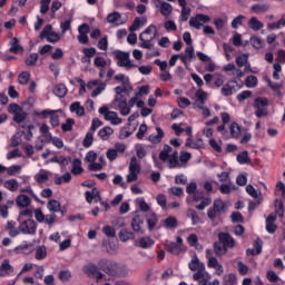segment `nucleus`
I'll return each instance as SVG.
<instances>
[{"instance_id":"nucleus-11","label":"nucleus","mask_w":285,"mask_h":285,"mask_svg":"<svg viewBox=\"0 0 285 285\" xmlns=\"http://www.w3.org/2000/svg\"><path fill=\"white\" fill-rule=\"evenodd\" d=\"M180 61L184 63L185 68H188L190 61L195 59V48L193 46H187L184 53H178Z\"/></svg>"},{"instance_id":"nucleus-9","label":"nucleus","mask_w":285,"mask_h":285,"mask_svg":"<svg viewBox=\"0 0 285 285\" xmlns=\"http://www.w3.org/2000/svg\"><path fill=\"white\" fill-rule=\"evenodd\" d=\"M114 104L115 106H117L122 117H128V115H130V106L128 105V100L124 98V96H116Z\"/></svg>"},{"instance_id":"nucleus-57","label":"nucleus","mask_w":285,"mask_h":285,"mask_svg":"<svg viewBox=\"0 0 285 285\" xmlns=\"http://www.w3.org/2000/svg\"><path fill=\"white\" fill-rule=\"evenodd\" d=\"M238 164H250V158H248V151H242L237 155Z\"/></svg>"},{"instance_id":"nucleus-40","label":"nucleus","mask_w":285,"mask_h":285,"mask_svg":"<svg viewBox=\"0 0 285 285\" xmlns=\"http://www.w3.org/2000/svg\"><path fill=\"white\" fill-rule=\"evenodd\" d=\"M153 244H155V240H153V238L142 237L138 240L137 246H139L140 248H150Z\"/></svg>"},{"instance_id":"nucleus-20","label":"nucleus","mask_w":285,"mask_h":285,"mask_svg":"<svg viewBox=\"0 0 285 285\" xmlns=\"http://www.w3.org/2000/svg\"><path fill=\"white\" fill-rule=\"evenodd\" d=\"M185 146L187 148H194L195 150H199V148H204V139L198 138L196 141L193 138H187Z\"/></svg>"},{"instance_id":"nucleus-50","label":"nucleus","mask_w":285,"mask_h":285,"mask_svg":"<svg viewBox=\"0 0 285 285\" xmlns=\"http://www.w3.org/2000/svg\"><path fill=\"white\" fill-rule=\"evenodd\" d=\"M135 238V234H132L131 232H128L126 229H122L119 232V239L121 242H128V239H134Z\"/></svg>"},{"instance_id":"nucleus-30","label":"nucleus","mask_w":285,"mask_h":285,"mask_svg":"<svg viewBox=\"0 0 285 285\" xmlns=\"http://www.w3.org/2000/svg\"><path fill=\"white\" fill-rule=\"evenodd\" d=\"M53 95H56V97H59L60 99H63V97L68 95V88H66V85L63 83L57 85L53 89Z\"/></svg>"},{"instance_id":"nucleus-26","label":"nucleus","mask_w":285,"mask_h":285,"mask_svg":"<svg viewBox=\"0 0 285 285\" xmlns=\"http://www.w3.org/2000/svg\"><path fill=\"white\" fill-rule=\"evenodd\" d=\"M85 196L88 204H92V199H99L101 202V195L97 190V187H94L91 191H86Z\"/></svg>"},{"instance_id":"nucleus-41","label":"nucleus","mask_w":285,"mask_h":285,"mask_svg":"<svg viewBox=\"0 0 285 285\" xmlns=\"http://www.w3.org/2000/svg\"><path fill=\"white\" fill-rule=\"evenodd\" d=\"M227 250H228L227 247L225 245H223L222 243L214 244V253L218 257H222V255H226Z\"/></svg>"},{"instance_id":"nucleus-49","label":"nucleus","mask_w":285,"mask_h":285,"mask_svg":"<svg viewBox=\"0 0 285 285\" xmlns=\"http://www.w3.org/2000/svg\"><path fill=\"white\" fill-rule=\"evenodd\" d=\"M26 117H28V114L23 111V109H20V111L14 114L13 121H16V124H23V121H26Z\"/></svg>"},{"instance_id":"nucleus-15","label":"nucleus","mask_w":285,"mask_h":285,"mask_svg":"<svg viewBox=\"0 0 285 285\" xmlns=\"http://www.w3.org/2000/svg\"><path fill=\"white\" fill-rule=\"evenodd\" d=\"M247 26L254 32H259V30H262V28H264V22L259 21V19H257V17H252L248 20Z\"/></svg>"},{"instance_id":"nucleus-22","label":"nucleus","mask_w":285,"mask_h":285,"mask_svg":"<svg viewBox=\"0 0 285 285\" xmlns=\"http://www.w3.org/2000/svg\"><path fill=\"white\" fill-rule=\"evenodd\" d=\"M14 268L10 265V261H3L0 265V277H6V275H10Z\"/></svg>"},{"instance_id":"nucleus-63","label":"nucleus","mask_w":285,"mask_h":285,"mask_svg":"<svg viewBox=\"0 0 285 285\" xmlns=\"http://www.w3.org/2000/svg\"><path fill=\"white\" fill-rule=\"evenodd\" d=\"M72 274L70 271H62L59 273V279L62 282H70Z\"/></svg>"},{"instance_id":"nucleus-39","label":"nucleus","mask_w":285,"mask_h":285,"mask_svg":"<svg viewBox=\"0 0 285 285\" xmlns=\"http://www.w3.org/2000/svg\"><path fill=\"white\" fill-rule=\"evenodd\" d=\"M170 153H173V147H170L169 145H165L164 149L159 153L160 161L166 163V160L170 156Z\"/></svg>"},{"instance_id":"nucleus-48","label":"nucleus","mask_w":285,"mask_h":285,"mask_svg":"<svg viewBox=\"0 0 285 285\" xmlns=\"http://www.w3.org/2000/svg\"><path fill=\"white\" fill-rule=\"evenodd\" d=\"M52 164H61V166H68L70 164V157L55 156L51 158Z\"/></svg>"},{"instance_id":"nucleus-42","label":"nucleus","mask_w":285,"mask_h":285,"mask_svg":"<svg viewBox=\"0 0 285 285\" xmlns=\"http://www.w3.org/2000/svg\"><path fill=\"white\" fill-rule=\"evenodd\" d=\"M163 224L165 228H177L179 223L177 222L176 217L169 216L163 222Z\"/></svg>"},{"instance_id":"nucleus-33","label":"nucleus","mask_w":285,"mask_h":285,"mask_svg":"<svg viewBox=\"0 0 285 285\" xmlns=\"http://www.w3.org/2000/svg\"><path fill=\"white\" fill-rule=\"evenodd\" d=\"M165 248L167 253H171V255H179L181 253V246L177 245V243L165 244Z\"/></svg>"},{"instance_id":"nucleus-59","label":"nucleus","mask_w":285,"mask_h":285,"mask_svg":"<svg viewBox=\"0 0 285 285\" xmlns=\"http://www.w3.org/2000/svg\"><path fill=\"white\" fill-rule=\"evenodd\" d=\"M37 61H39V53H31L26 59V66H37Z\"/></svg>"},{"instance_id":"nucleus-10","label":"nucleus","mask_w":285,"mask_h":285,"mask_svg":"<svg viewBox=\"0 0 285 285\" xmlns=\"http://www.w3.org/2000/svg\"><path fill=\"white\" fill-rule=\"evenodd\" d=\"M208 21H210L209 16L199 13L189 19V26L191 28H196V30H199V28H202V26H204V23H208Z\"/></svg>"},{"instance_id":"nucleus-64","label":"nucleus","mask_w":285,"mask_h":285,"mask_svg":"<svg viewBox=\"0 0 285 285\" xmlns=\"http://www.w3.org/2000/svg\"><path fill=\"white\" fill-rule=\"evenodd\" d=\"M246 19L245 16H238L232 21V28L237 30L238 26H242V22Z\"/></svg>"},{"instance_id":"nucleus-56","label":"nucleus","mask_w":285,"mask_h":285,"mask_svg":"<svg viewBox=\"0 0 285 285\" xmlns=\"http://www.w3.org/2000/svg\"><path fill=\"white\" fill-rule=\"evenodd\" d=\"M140 41L142 42L140 45V48H146L147 50H153V45L150 43V41H153V39L150 38H144V35L139 36Z\"/></svg>"},{"instance_id":"nucleus-36","label":"nucleus","mask_w":285,"mask_h":285,"mask_svg":"<svg viewBox=\"0 0 285 285\" xmlns=\"http://www.w3.org/2000/svg\"><path fill=\"white\" fill-rule=\"evenodd\" d=\"M70 179H72V176L70 175V173H66L62 176H56L55 184L57 186H61V184H68L70 181Z\"/></svg>"},{"instance_id":"nucleus-13","label":"nucleus","mask_w":285,"mask_h":285,"mask_svg":"<svg viewBox=\"0 0 285 285\" xmlns=\"http://www.w3.org/2000/svg\"><path fill=\"white\" fill-rule=\"evenodd\" d=\"M196 101L194 102V108H204L206 99H208V92L204 89H198L195 94Z\"/></svg>"},{"instance_id":"nucleus-45","label":"nucleus","mask_w":285,"mask_h":285,"mask_svg":"<svg viewBox=\"0 0 285 285\" xmlns=\"http://www.w3.org/2000/svg\"><path fill=\"white\" fill-rule=\"evenodd\" d=\"M248 63V53H243L236 57V66L238 68H244Z\"/></svg>"},{"instance_id":"nucleus-14","label":"nucleus","mask_w":285,"mask_h":285,"mask_svg":"<svg viewBox=\"0 0 285 285\" xmlns=\"http://www.w3.org/2000/svg\"><path fill=\"white\" fill-rule=\"evenodd\" d=\"M193 279L198 282V285H207L210 282V274L205 272V269L197 272L193 275Z\"/></svg>"},{"instance_id":"nucleus-5","label":"nucleus","mask_w":285,"mask_h":285,"mask_svg":"<svg viewBox=\"0 0 285 285\" xmlns=\"http://www.w3.org/2000/svg\"><path fill=\"white\" fill-rule=\"evenodd\" d=\"M116 59L118 60V66L120 68H126V70H132V68H137V65L132 63L130 60V53L119 51L116 55Z\"/></svg>"},{"instance_id":"nucleus-6","label":"nucleus","mask_w":285,"mask_h":285,"mask_svg":"<svg viewBox=\"0 0 285 285\" xmlns=\"http://www.w3.org/2000/svg\"><path fill=\"white\" fill-rule=\"evenodd\" d=\"M100 115H104L106 121H110L112 126H119L121 124V118H119V115L116 111L108 110V107H100L99 108Z\"/></svg>"},{"instance_id":"nucleus-16","label":"nucleus","mask_w":285,"mask_h":285,"mask_svg":"<svg viewBox=\"0 0 285 285\" xmlns=\"http://www.w3.org/2000/svg\"><path fill=\"white\" fill-rule=\"evenodd\" d=\"M99 266H97L94 263H88L87 265H85L82 267V273H85V275H87L88 277H95V275H97V272L99 271Z\"/></svg>"},{"instance_id":"nucleus-19","label":"nucleus","mask_w":285,"mask_h":285,"mask_svg":"<svg viewBox=\"0 0 285 285\" xmlns=\"http://www.w3.org/2000/svg\"><path fill=\"white\" fill-rule=\"evenodd\" d=\"M169 168H180L181 164H179V156L177 155V151H174L171 155H169L166 159Z\"/></svg>"},{"instance_id":"nucleus-4","label":"nucleus","mask_w":285,"mask_h":285,"mask_svg":"<svg viewBox=\"0 0 285 285\" xmlns=\"http://www.w3.org/2000/svg\"><path fill=\"white\" fill-rule=\"evenodd\" d=\"M267 106L268 99L266 98L258 97L254 100V108L256 109L255 115L258 119H262V117H268Z\"/></svg>"},{"instance_id":"nucleus-2","label":"nucleus","mask_w":285,"mask_h":285,"mask_svg":"<svg viewBox=\"0 0 285 285\" xmlns=\"http://www.w3.org/2000/svg\"><path fill=\"white\" fill-rule=\"evenodd\" d=\"M222 213H226V203L220 198L214 200L213 206L207 212V217L210 219L213 226H217L215 219L222 215Z\"/></svg>"},{"instance_id":"nucleus-3","label":"nucleus","mask_w":285,"mask_h":285,"mask_svg":"<svg viewBox=\"0 0 285 285\" xmlns=\"http://www.w3.org/2000/svg\"><path fill=\"white\" fill-rule=\"evenodd\" d=\"M139 173H141V165L137 163V157H131L129 163V174L127 175V183L132 184V181H137L139 177Z\"/></svg>"},{"instance_id":"nucleus-32","label":"nucleus","mask_w":285,"mask_h":285,"mask_svg":"<svg viewBox=\"0 0 285 285\" xmlns=\"http://www.w3.org/2000/svg\"><path fill=\"white\" fill-rule=\"evenodd\" d=\"M115 132V130L111 127H104L102 129L99 130L98 135L100 139L104 141H108L110 139V136Z\"/></svg>"},{"instance_id":"nucleus-21","label":"nucleus","mask_w":285,"mask_h":285,"mask_svg":"<svg viewBox=\"0 0 285 285\" xmlns=\"http://www.w3.org/2000/svg\"><path fill=\"white\" fill-rule=\"evenodd\" d=\"M107 22L114 23L115 26H121V13L114 11L107 16Z\"/></svg>"},{"instance_id":"nucleus-58","label":"nucleus","mask_w":285,"mask_h":285,"mask_svg":"<svg viewBox=\"0 0 285 285\" xmlns=\"http://www.w3.org/2000/svg\"><path fill=\"white\" fill-rule=\"evenodd\" d=\"M210 204H213V199L205 197L200 200L199 205H196V209L204 210L205 208H207V206H210Z\"/></svg>"},{"instance_id":"nucleus-25","label":"nucleus","mask_w":285,"mask_h":285,"mask_svg":"<svg viewBox=\"0 0 285 285\" xmlns=\"http://www.w3.org/2000/svg\"><path fill=\"white\" fill-rule=\"evenodd\" d=\"M12 206H14V202L13 200H7V203L4 205H0V216L3 219H8V215L10 208H12Z\"/></svg>"},{"instance_id":"nucleus-35","label":"nucleus","mask_w":285,"mask_h":285,"mask_svg":"<svg viewBox=\"0 0 285 285\" xmlns=\"http://www.w3.org/2000/svg\"><path fill=\"white\" fill-rule=\"evenodd\" d=\"M160 13L163 14V17H170V14H173V6L168 2H161Z\"/></svg>"},{"instance_id":"nucleus-51","label":"nucleus","mask_w":285,"mask_h":285,"mask_svg":"<svg viewBox=\"0 0 285 285\" xmlns=\"http://www.w3.org/2000/svg\"><path fill=\"white\" fill-rule=\"evenodd\" d=\"M19 173H21L20 165H12L10 167H7V175H9V177H14V175H19Z\"/></svg>"},{"instance_id":"nucleus-31","label":"nucleus","mask_w":285,"mask_h":285,"mask_svg":"<svg viewBox=\"0 0 285 285\" xmlns=\"http://www.w3.org/2000/svg\"><path fill=\"white\" fill-rule=\"evenodd\" d=\"M16 204L19 206V208H28V206H30V197L26 195H19L16 199Z\"/></svg>"},{"instance_id":"nucleus-34","label":"nucleus","mask_w":285,"mask_h":285,"mask_svg":"<svg viewBox=\"0 0 285 285\" xmlns=\"http://www.w3.org/2000/svg\"><path fill=\"white\" fill-rule=\"evenodd\" d=\"M4 188L11 193H17L19 190V181L17 179H9L4 181Z\"/></svg>"},{"instance_id":"nucleus-38","label":"nucleus","mask_w":285,"mask_h":285,"mask_svg":"<svg viewBox=\"0 0 285 285\" xmlns=\"http://www.w3.org/2000/svg\"><path fill=\"white\" fill-rule=\"evenodd\" d=\"M71 173L72 175H81L83 173V167H81V160L79 158L73 159Z\"/></svg>"},{"instance_id":"nucleus-1","label":"nucleus","mask_w":285,"mask_h":285,"mask_svg":"<svg viewBox=\"0 0 285 285\" xmlns=\"http://www.w3.org/2000/svg\"><path fill=\"white\" fill-rule=\"evenodd\" d=\"M98 266L104 273L111 277H126V275H128V267L126 265L115 263L108 258L98 261Z\"/></svg>"},{"instance_id":"nucleus-62","label":"nucleus","mask_w":285,"mask_h":285,"mask_svg":"<svg viewBox=\"0 0 285 285\" xmlns=\"http://www.w3.org/2000/svg\"><path fill=\"white\" fill-rule=\"evenodd\" d=\"M149 230H154L157 226V215L151 214L150 217L147 219Z\"/></svg>"},{"instance_id":"nucleus-46","label":"nucleus","mask_w":285,"mask_h":285,"mask_svg":"<svg viewBox=\"0 0 285 285\" xmlns=\"http://www.w3.org/2000/svg\"><path fill=\"white\" fill-rule=\"evenodd\" d=\"M274 208H275V213L276 215H278V217H284V203L279 199H276L274 202Z\"/></svg>"},{"instance_id":"nucleus-54","label":"nucleus","mask_w":285,"mask_h":285,"mask_svg":"<svg viewBox=\"0 0 285 285\" xmlns=\"http://www.w3.org/2000/svg\"><path fill=\"white\" fill-rule=\"evenodd\" d=\"M92 135H94L92 131L87 132V135H86V137H85V139L82 141V146L85 148H90V146H92V141H95V138H94Z\"/></svg>"},{"instance_id":"nucleus-53","label":"nucleus","mask_w":285,"mask_h":285,"mask_svg":"<svg viewBox=\"0 0 285 285\" xmlns=\"http://www.w3.org/2000/svg\"><path fill=\"white\" fill-rule=\"evenodd\" d=\"M106 90V83H104L101 80L98 83V86L92 90L91 97L95 98L98 95H101Z\"/></svg>"},{"instance_id":"nucleus-43","label":"nucleus","mask_w":285,"mask_h":285,"mask_svg":"<svg viewBox=\"0 0 285 285\" xmlns=\"http://www.w3.org/2000/svg\"><path fill=\"white\" fill-rule=\"evenodd\" d=\"M187 217L191 219V224L194 226L202 222V218H199V215H197V212H195V209H187Z\"/></svg>"},{"instance_id":"nucleus-55","label":"nucleus","mask_w":285,"mask_h":285,"mask_svg":"<svg viewBox=\"0 0 285 285\" xmlns=\"http://www.w3.org/2000/svg\"><path fill=\"white\" fill-rule=\"evenodd\" d=\"M18 81L21 86H26L30 81V72L24 71L18 76Z\"/></svg>"},{"instance_id":"nucleus-8","label":"nucleus","mask_w":285,"mask_h":285,"mask_svg":"<svg viewBox=\"0 0 285 285\" xmlns=\"http://www.w3.org/2000/svg\"><path fill=\"white\" fill-rule=\"evenodd\" d=\"M20 233L23 235H37V222L33 219H27L19 225Z\"/></svg>"},{"instance_id":"nucleus-47","label":"nucleus","mask_w":285,"mask_h":285,"mask_svg":"<svg viewBox=\"0 0 285 285\" xmlns=\"http://www.w3.org/2000/svg\"><path fill=\"white\" fill-rule=\"evenodd\" d=\"M229 130H230L232 137H234L235 139H237V137L242 135V128L237 122H232Z\"/></svg>"},{"instance_id":"nucleus-44","label":"nucleus","mask_w":285,"mask_h":285,"mask_svg":"<svg viewBox=\"0 0 285 285\" xmlns=\"http://www.w3.org/2000/svg\"><path fill=\"white\" fill-rule=\"evenodd\" d=\"M48 208L50 213H59L61 210V204L59 200L51 199L48 202Z\"/></svg>"},{"instance_id":"nucleus-37","label":"nucleus","mask_w":285,"mask_h":285,"mask_svg":"<svg viewBox=\"0 0 285 285\" xmlns=\"http://www.w3.org/2000/svg\"><path fill=\"white\" fill-rule=\"evenodd\" d=\"M230 83H235V81H228L226 85L223 86L222 95H224V97H230V95L235 92V86H232Z\"/></svg>"},{"instance_id":"nucleus-23","label":"nucleus","mask_w":285,"mask_h":285,"mask_svg":"<svg viewBox=\"0 0 285 285\" xmlns=\"http://www.w3.org/2000/svg\"><path fill=\"white\" fill-rule=\"evenodd\" d=\"M140 35H142V39H155V37H157V27L155 24H150Z\"/></svg>"},{"instance_id":"nucleus-27","label":"nucleus","mask_w":285,"mask_h":285,"mask_svg":"<svg viewBox=\"0 0 285 285\" xmlns=\"http://www.w3.org/2000/svg\"><path fill=\"white\" fill-rule=\"evenodd\" d=\"M141 224H144L141 217L135 216L131 220V228L135 233H140V235H144V230H141Z\"/></svg>"},{"instance_id":"nucleus-60","label":"nucleus","mask_w":285,"mask_h":285,"mask_svg":"<svg viewBox=\"0 0 285 285\" xmlns=\"http://www.w3.org/2000/svg\"><path fill=\"white\" fill-rule=\"evenodd\" d=\"M237 283V276L235 274H228L224 277V285H235Z\"/></svg>"},{"instance_id":"nucleus-28","label":"nucleus","mask_w":285,"mask_h":285,"mask_svg":"<svg viewBox=\"0 0 285 285\" xmlns=\"http://www.w3.org/2000/svg\"><path fill=\"white\" fill-rule=\"evenodd\" d=\"M71 112H76L78 117H83L86 115V109L81 106L79 101H76L70 105Z\"/></svg>"},{"instance_id":"nucleus-61","label":"nucleus","mask_w":285,"mask_h":285,"mask_svg":"<svg viewBox=\"0 0 285 285\" xmlns=\"http://www.w3.org/2000/svg\"><path fill=\"white\" fill-rule=\"evenodd\" d=\"M245 86L247 88H255L257 86V77L248 76L245 80Z\"/></svg>"},{"instance_id":"nucleus-12","label":"nucleus","mask_w":285,"mask_h":285,"mask_svg":"<svg viewBox=\"0 0 285 285\" xmlns=\"http://www.w3.org/2000/svg\"><path fill=\"white\" fill-rule=\"evenodd\" d=\"M218 239L220 244L225 246V248H235V239L233 238V236H230V234L220 232L218 234Z\"/></svg>"},{"instance_id":"nucleus-29","label":"nucleus","mask_w":285,"mask_h":285,"mask_svg":"<svg viewBox=\"0 0 285 285\" xmlns=\"http://www.w3.org/2000/svg\"><path fill=\"white\" fill-rule=\"evenodd\" d=\"M10 46L11 48L9 49V52H13V55H19V52H23V47L19 45V39L12 38Z\"/></svg>"},{"instance_id":"nucleus-7","label":"nucleus","mask_w":285,"mask_h":285,"mask_svg":"<svg viewBox=\"0 0 285 285\" xmlns=\"http://www.w3.org/2000/svg\"><path fill=\"white\" fill-rule=\"evenodd\" d=\"M40 39H47L49 43H57L61 37L59 33L52 31V24H47L40 32Z\"/></svg>"},{"instance_id":"nucleus-18","label":"nucleus","mask_w":285,"mask_h":285,"mask_svg":"<svg viewBox=\"0 0 285 285\" xmlns=\"http://www.w3.org/2000/svg\"><path fill=\"white\" fill-rule=\"evenodd\" d=\"M189 268L193 272L197 271V273L206 271V266L204 265V263L199 262V258L197 256H194L193 259L190 261Z\"/></svg>"},{"instance_id":"nucleus-52","label":"nucleus","mask_w":285,"mask_h":285,"mask_svg":"<svg viewBox=\"0 0 285 285\" xmlns=\"http://www.w3.org/2000/svg\"><path fill=\"white\" fill-rule=\"evenodd\" d=\"M47 255H48V252L46 249V246H39L36 249V259H46Z\"/></svg>"},{"instance_id":"nucleus-17","label":"nucleus","mask_w":285,"mask_h":285,"mask_svg":"<svg viewBox=\"0 0 285 285\" xmlns=\"http://www.w3.org/2000/svg\"><path fill=\"white\" fill-rule=\"evenodd\" d=\"M50 179V171L41 169L38 174L35 175V180L41 186V184H47Z\"/></svg>"},{"instance_id":"nucleus-24","label":"nucleus","mask_w":285,"mask_h":285,"mask_svg":"<svg viewBox=\"0 0 285 285\" xmlns=\"http://www.w3.org/2000/svg\"><path fill=\"white\" fill-rule=\"evenodd\" d=\"M157 135H150L148 137L150 144H161V139H164V130L161 127H156Z\"/></svg>"}]
</instances>
